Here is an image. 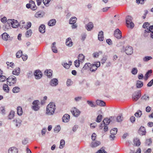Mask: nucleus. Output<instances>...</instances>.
<instances>
[{
    "instance_id": "nucleus-2",
    "label": "nucleus",
    "mask_w": 153,
    "mask_h": 153,
    "mask_svg": "<svg viewBox=\"0 0 153 153\" xmlns=\"http://www.w3.org/2000/svg\"><path fill=\"white\" fill-rule=\"evenodd\" d=\"M132 18L130 16H128L126 18V23L127 27L131 28H133L134 26V24L132 22Z\"/></svg>"
},
{
    "instance_id": "nucleus-18",
    "label": "nucleus",
    "mask_w": 153,
    "mask_h": 153,
    "mask_svg": "<svg viewBox=\"0 0 153 153\" xmlns=\"http://www.w3.org/2000/svg\"><path fill=\"white\" fill-rule=\"evenodd\" d=\"M138 133L141 135H145L146 131L145 128L144 127L141 126L139 130Z\"/></svg>"
},
{
    "instance_id": "nucleus-62",
    "label": "nucleus",
    "mask_w": 153,
    "mask_h": 153,
    "mask_svg": "<svg viewBox=\"0 0 153 153\" xmlns=\"http://www.w3.org/2000/svg\"><path fill=\"white\" fill-rule=\"evenodd\" d=\"M152 139L150 138V139H147L146 140V144L147 145L149 146L152 143Z\"/></svg>"
},
{
    "instance_id": "nucleus-36",
    "label": "nucleus",
    "mask_w": 153,
    "mask_h": 153,
    "mask_svg": "<svg viewBox=\"0 0 153 153\" xmlns=\"http://www.w3.org/2000/svg\"><path fill=\"white\" fill-rule=\"evenodd\" d=\"M3 89L6 93H8L9 91V88L8 85L6 84H4L3 85Z\"/></svg>"
},
{
    "instance_id": "nucleus-27",
    "label": "nucleus",
    "mask_w": 153,
    "mask_h": 153,
    "mask_svg": "<svg viewBox=\"0 0 153 153\" xmlns=\"http://www.w3.org/2000/svg\"><path fill=\"white\" fill-rule=\"evenodd\" d=\"M56 21L55 19H52L50 20L48 23V25L50 26L54 25L56 23Z\"/></svg>"
},
{
    "instance_id": "nucleus-61",
    "label": "nucleus",
    "mask_w": 153,
    "mask_h": 153,
    "mask_svg": "<svg viewBox=\"0 0 153 153\" xmlns=\"http://www.w3.org/2000/svg\"><path fill=\"white\" fill-rule=\"evenodd\" d=\"M62 65L66 68L68 69L70 67L69 65L66 62H63L62 63Z\"/></svg>"
},
{
    "instance_id": "nucleus-50",
    "label": "nucleus",
    "mask_w": 153,
    "mask_h": 153,
    "mask_svg": "<svg viewBox=\"0 0 153 153\" xmlns=\"http://www.w3.org/2000/svg\"><path fill=\"white\" fill-rule=\"evenodd\" d=\"M65 144V141L64 140H61L60 142V145L59 148L60 149L62 148Z\"/></svg>"
},
{
    "instance_id": "nucleus-44",
    "label": "nucleus",
    "mask_w": 153,
    "mask_h": 153,
    "mask_svg": "<svg viewBox=\"0 0 153 153\" xmlns=\"http://www.w3.org/2000/svg\"><path fill=\"white\" fill-rule=\"evenodd\" d=\"M152 59V57L151 56H146L143 58V60L144 62H146Z\"/></svg>"
},
{
    "instance_id": "nucleus-58",
    "label": "nucleus",
    "mask_w": 153,
    "mask_h": 153,
    "mask_svg": "<svg viewBox=\"0 0 153 153\" xmlns=\"http://www.w3.org/2000/svg\"><path fill=\"white\" fill-rule=\"evenodd\" d=\"M137 72L138 71L137 68H134L132 69L131 72L132 74L136 75L137 74Z\"/></svg>"
},
{
    "instance_id": "nucleus-34",
    "label": "nucleus",
    "mask_w": 153,
    "mask_h": 153,
    "mask_svg": "<svg viewBox=\"0 0 153 153\" xmlns=\"http://www.w3.org/2000/svg\"><path fill=\"white\" fill-rule=\"evenodd\" d=\"M20 72V69L18 68L13 71V74L14 75H18Z\"/></svg>"
},
{
    "instance_id": "nucleus-8",
    "label": "nucleus",
    "mask_w": 153,
    "mask_h": 153,
    "mask_svg": "<svg viewBox=\"0 0 153 153\" xmlns=\"http://www.w3.org/2000/svg\"><path fill=\"white\" fill-rule=\"evenodd\" d=\"M114 36L117 39H120L122 37L121 32L119 29H117L115 30Z\"/></svg>"
},
{
    "instance_id": "nucleus-49",
    "label": "nucleus",
    "mask_w": 153,
    "mask_h": 153,
    "mask_svg": "<svg viewBox=\"0 0 153 153\" xmlns=\"http://www.w3.org/2000/svg\"><path fill=\"white\" fill-rule=\"evenodd\" d=\"M32 32L31 29H29L27 30L26 33V36L28 37L29 36H30L32 34Z\"/></svg>"
},
{
    "instance_id": "nucleus-54",
    "label": "nucleus",
    "mask_w": 153,
    "mask_h": 153,
    "mask_svg": "<svg viewBox=\"0 0 153 153\" xmlns=\"http://www.w3.org/2000/svg\"><path fill=\"white\" fill-rule=\"evenodd\" d=\"M97 68L96 65L93 64L90 68V70L92 72H94L97 70Z\"/></svg>"
},
{
    "instance_id": "nucleus-11",
    "label": "nucleus",
    "mask_w": 153,
    "mask_h": 153,
    "mask_svg": "<svg viewBox=\"0 0 153 153\" xmlns=\"http://www.w3.org/2000/svg\"><path fill=\"white\" fill-rule=\"evenodd\" d=\"M45 15V13L42 11H39L37 12L35 14V17L37 18H41L43 17Z\"/></svg>"
},
{
    "instance_id": "nucleus-46",
    "label": "nucleus",
    "mask_w": 153,
    "mask_h": 153,
    "mask_svg": "<svg viewBox=\"0 0 153 153\" xmlns=\"http://www.w3.org/2000/svg\"><path fill=\"white\" fill-rule=\"evenodd\" d=\"M123 117L121 114L118 116L117 118V121L119 122L122 121L123 120Z\"/></svg>"
},
{
    "instance_id": "nucleus-30",
    "label": "nucleus",
    "mask_w": 153,
    "mask_h": 153,
    "mask_svg": "<svg viewBox=\"0 0 153 153\" xmlns=\"http://www.w3.org/2000/svg\"><path fill=\"white\" fill-rule=\"evenodd\" d=\"M143 85V82L140 80H137L136 83V86L137 88H140Z\"/></svg>"
},
{
    "instance_id": "nucleus-10",
    "label": "nucleus",
    "mask_w": 153,
    "mask_h": 153,
    "mask_svg": "<svg viewBox=\"0 0 153 153\" xmlns=\"http://www.w3.org/2000/svg\"><path fill=\"white\" fill-rule=\"evenodd\" d=\"M50 85L52 86H56L58 84V81L56 78H53L51 79L49 82Z\"/></svg>"
},
{
    "instance_id": "nucleus-7",
    "label": "nucleus",
    "mask_w": 153,
    "mask_h": 153,
    "mask_svg": "<svg viewBox=\"0 0 153 153\" xmlns=\"http://www.w3.org/2000/svg\"><path fill=\"white\" fill-rule=\"evenodd\" d=\"M71 111L73 115L76 117L78 116L80 113V111L75 107L73 108Z\"/></svg>"
},
{
    "instance_id": "nucleus-22",
    "label": "nucleus",
    "mask_w": 153,
    "mask_h": 153,
    "mask_svg": "<svg viewBox=\"0 0 153 153\" xmlns=\"http://www.w3.org/2000/svg\"><path fill=\"white\" fill-rule=\"evenodd\" d=\"M91 66V64L90 63H86L85 64L84 67L81 70V72L83 73L84 72V70L88 68Z\"/></svg>"
},
{
    "instance_id": "nucleus-57",
    "label": "nucleus",
    "mask_w": 153,
    "mask_h": 153,
    "mask_svg": "<svg viewBox=\"0 0 153 153\" xmlns=\"http://www.w3.org/2000/svg\"><path fill=\"white\" fill-rule=\"evenodd\" d=\"M61 128L60 126L58 125L56 127L54 128V131L56 133L58 132L60 130Z\"/></svg>"
},
{
    "instance_id": "nucleus-4",
    "label": "nucleus",
    "mask_w": 153,
    "mask_h": 153,
    "mask_svg": "<svg viewBox=\"0 0 153 153\" xmlns=\"http://www.w3.org/2000/svg\"><path fill=\"white\" fill-rule=\"evenodd\" d=\"M6 79L7 80V84L9 85H12L16 83V78L13 76H9Z\"/></svg>"
},
{
    "instance_id": "nucleus-41",
    "label": "nucleus",
    "mask_w": 153,
    "mask_h": 153,
    "mask_svg": "<svg viewBox=\"0 0 153 153\" xmlns=\"http://www.w3.org/2000/svg\"><path fill=\"white\" fill-rule=\"evenodd\" d=\"M20 88L17 86L14 87L12 90V91L13 93H17L20 91Z\"/></svg>"
},
{
    "instance_id": "nucleus-33",
    "label": "nucleus",
    "mask_w": 153,
    "mask_h": 153,
    "mask_svg": "<svg viewBox=\"0 0 153 153\" xmlns=\"http://www.w3.org/2000/svg\"><path fill=\"white\" fill-rule=\"evenodd\" d=\"M11 25L10 24H8L7 22V23L5 24L3 26V28L5 30H8L9 29H10Z\"/></svg>"
},
{
    "instance_id": "nucleus-23",
    "label": "nucleus",
    "mask_w": 153,
    "mask_h": 153,
    "mask_svg": "<svg viewBox=\"0 0 153 153\" xmlns=\"http://www.w3.org/2000/svg\"><path fill=\"white\" fill-rule=\"evenodd\" d=\"M134 145L137 146H139L140 144V142L138 138L137 137L135 138L133 141Z\"/></svg>"
},
{
    "instance_id": "nucleus-15",
    "label": "nucleus",
    "mask_w": 153,
    "mask_h": 153,
    "mask_svg": "<svg viewBox=\"0 0 153 153\" xmlns=\"http://www.w3.org/2000/svg\"><path fill=\"white\" fill-rule=\"evenodd\" d=\"M101 144L100 141H93L90 145V146L92 148L96 147L99 145Z\"/></svg>"
},
{
    "instance_id": "nucleus-19",
    "label": "nucleus",
    "mask_w": 153,
    "mask_h": 153,
    "mask_svg": "<svg viewBox=\"0 0 153 153\" xmlns=\"http://www.w3.org/2000/svg\"><path fill=\"white\" fill-rule=\"evenodd\" d=\"M21 122L22 121L19 119H16L13 120V124L15 125L16 127H18L20 126Z\"/></svg>"
},
{
    "instance_id": "nucleus-56",
    "label": "nucleus",
    "mask_w": 153,
    "mask_h": 153,
    "mask_svg": "<svg viewBox=\"0 0 153 153\" xmlns=\"http://www.w3.org/2000/svg\"><path fill=\"white\" fill-rule=\"evenodd\" d=\"M73 84V82L71 81V80L70 79H68L67 82L66 84L67 86H69L72 85Z\"/></svg>"
},
{
    "instance_id": "nucleus-55",
    "label": "nucleus",
    "mask_w": 153,
    "mask_h": 153,
    "mask_svg": "<svg viewBox=\"0 0 153 153\" xmlns=\"http://www.w3.org/2000/svg\"><path fill=\"white\" fill-rule=\"evenodd\" d=\"M142 114V112L140 110L138 111V112L134 114L135 116L137 117H140Z\"/></svg>"
},
{
    "instance_id": "nucleus-29",
    "label": "nucleus",
    "mask_w": 153,
    "mask_h": 153,
    "mask_svg": "<svg viewBox=\"0 0 153 153\" xmlns=\"http://www.w3.org/2000/svg\"><path fill=\"white\" fill-rule=\"evenodd\" d=\"M110 121V120L107 118H105L103 121V123H101V125H108Z\"/></svg>"
},
{
    "instance_id": "nucleus-63",
    "label": "nucleus",
    "mask_w": 153,
    "mask_h": 153,
    "mask_svg": "<svg viewBox=\"0 0 153 153\" xmlns=\"http://www.w3.org/2000/svg\"><path fill=\"white\" fill-rule=\"evenodd\" d=\"M80 61L78 60H76L74 61V64L76 67H78L79 66Z\"/></svg>"
},
{
    "instance_id": "nucleus-21",
    "label": "nucleus",
    "mask_w": 153,
    "mask_h": 153,
    "mask_svg": "<svg viewBox=\"0 0 153 153\" xmlns=\"http://www.w3.org/2000/svg\"><path fill=\"white\" fill-rule=\"evenodd\" d=\"M3 71L0 69V82H3L6 80L7 77L3 75Z\"/></svg>"
},
{
    "instance_id": "nucleus-16",
    "label": "nucleus",
    "mask_w": 153,
    "mask_h": 153,
    "mask_svg": "<svg viewBox=\"0 0 153 153\" xmlns=\"http://www.w3.org/2000/svg\"><path fill=\"white\" fill-rule=\"evenodd\" d=\"M85 27L88 31H91L94 27L93 24L92 22H89L85 25Z\"/></svg>"
},
{
    "instance_id": "nucleus-59",
    "label": "nucleus",
    "mask_w": 153,
    "mask_h": 153,
    "mask_svg": "<svg viewBox=\"0 0 153 153\" xmlns=\"http://www.w3.org/2000/svg\"><path fill=\"white\" fill-rule=\"evenodd\" d=\"M5 107H1L0 108V110L1 111V113L3 114L4 115L5 114Z\"/></svg>"
},
{
    "instance_id": "nucleus-35",
    "label": "nucleus",
    "mask_w": 153,
    "mask_h": 153,
    "mask_svg": "<svg viewBox=\"0 0 153 153\" xmlns=\"http://www.w3.org/2000/svg\"><path fill=\"white\" fill-rule=\"evenodd\" d=\"M2 39L4 40H7L10 37L9 35L6 33H4L1 35Z\"/></svg>"
},
{
    "instance_id": "nucleus-25",
    "label": "nucleus",
    "mask_w": 153,
    "mask_h": 153,
    "mask_svg": "<svg viewBox=\"0 0 153 153\" xmlns=\"http://www.w3.org/2000/svg\"><path fill=\"white\" fill-rule=\"evenodd\" d=\"M96 103L98 105L100 106H104L105 105V102L102 100H97L96 101Z\"/></svg>"
},
{
    "instance_id": "nucleus-1",
    "label": "nucleus",
    "mask_w": 153,
    "mask_h": 153,
    "mask_svg": "<svg viewBox=\"0 0 153 153\" xmlns=\"http://www.w3.org/2000/svg\"><path fill=\"white\" fill-rule=\"evenodd\" d=\"M56 106L54 102H50L46 108V114L48 115H53L56 109Z\"/></svg>"
},
{
    "instance_id": "nucleus-31",
    "label": "nucleus",
    "mask_w": 153,
    "mask_h": 153,
    "mask_svg": "<svg viewBox=\"0 0 153 153\" xmlns=\"http://www.w3.org/2000/svg\"><path fill=\"white\" fill-rule=\"evenodd\" d=\"M17 114L19 116H21L23 113L22 108L20 106L17 107Z\"/></svg>"
},
{
    "instance_id": "nucleus-53",
    "label": "nucleus",
    "mask_w": 153,
    "mask_h": 153,
    "mask_svg": "<svg viewBox=\"0 0 153 153\" xmlns=\"http://www.w3.org/2000/svg\"><path fill=\"white\" fill-rule=\"evenodd\" d=\"M147 31L149 32H153V25L149 26V27L147 28L145 30V32Z\"/></svg>"
},
{
    "instance_id": "nucleus-20",
    "label": "nucleus",
    "mask_w": 153,
    "mask_h": 153,
    "mask_svg": "<svg viewBox=\"0 0 153 153\" xmlns=\"http://www.w3.org/2000/svg\"><path fill=\"white\" fill-rule=\"evenodd\" d=\"M29 3H30L31 9L32 10H35L37 9V7L34 1L32 0H30L29 1Z\"/></svg>"
},
{
    "instance_id": "nucleus-24",
    "label": "nucleus",
    "mask_w": 153,
    "mask_h": 153,
    "mask_svg": "<svg viewBox=\"0 0 153 153\" xmlns=\"http://www.w3.org/2000/svg\"><path fill=\"white\" fill-rule=\"evenodd\" d=\"M45 25L44 24H42L39 27V31L41 33H44L45 32Z\"/></svg>"
},
{
    "instance_id": "nucleus-37",
    "label": "nucleus",
    "mask_w": 153,
    "mask_h": 153,
    "mask_svg": "<svg viewBox=\"0 0 153 153\" xmlns=\"http://www.w3.org/2000/svg\"><path fill=\"white\" fill-rule=\"evenodd\" d=\"M76 20L77 18L75 17L71 18L70 19L69 23L70 24H72L75 23Z\"/></svg>"
},
{
    "instance_id": "nucleus-64",
    "label": "nucleus",
    "mask_w": 153,
    "mask_h": 153,
    "mask_svg": "<svg viewBox=\"0 0 153 153\" xmlns=\"http://www.w3.org/2000/svg\"><path fill=\"white\" fill-rule=\"evenodd\" d=\"M82 97H76L74 98V100L76 102H78L82 100Z\"/></svg>"
},
{
    "instance_id": "nucleus-13",
    "label": "nucleus",
    "mask_w": 153,
    "mask_h": 153,
    "mask_svg": "<svg viewBox=\"0 0 153 153\" xmlns=\"http://www.w3.org/2000/svg\"><path fill=\"white\" fill-rule=\"evenodd\" d=\"M18 150L15 147H12L10 148L8 150V153H18Z\"/></svg>"
},
{
    "instance_id": "nucleus-38",
    "label": "nucleus",
    "mask_w": 153,
    "mask_h": 153,
    "mask_svg": "<svg viewBox=\"0 0 153 153\" xmlns=\"http://www.w3.org/2000/svg\"><path fill=\"white\" fill-rule=\"evenodd\" d=\"M15 112L13 111H10L8 115V119L11 120L13 118L14 116Z\"/></svg>"
},
{
    "instance_id": "nucleus-47",
    "label": "nucleus",
    "mask_w": 153,
    "mask_h": 153,
    "mask_svg": "<svg viewBox=\"0 0 153 153\" xmlns=\"http://www.w3.org/2000/svg\"><path fill=\"white\" fill-rule=\"evenodd\" d=\"M53 0H43L42 1L44 4L47 7L48 6L49 3L51 1H52Z\"/></svg>"
},
{
    "instance_id": "nucleus-42",
    "label": "nucleus",
    "mask_w": 153,
    "mask_h": 153,
    "mask_svg": "<svg viewBox=\"0 0 153 153\" xmlns=\"http://www.w3.org/2000/svg\"><path fill=\"white\" fill-rule=\"evenodd\" d=\"M117 129L116 128H114L110 131L111 134L115 135L117 132Z\"/></svg>"
},
{
    "instance_id": "nucleus-26",
    "label": "nucleus",
    "mask_w": 153,
    "mask_h": 153,
    "mask_svg": "<svg viewBox=\"0 0 153 153\" xmlns=\"http://www.w3.org/2000/svg\"><path fill=\"white\" fill-rule=\"evenodd\" d=\"M98 39L100 41H102L104 39L103 32L101 31L99 32L98 35Z\"/></svg>"
},
{
    "instance_id": "nucleus-28",
    "label": "nucleus",
    "mask_w": 153,
    "mask_h": 153,
    "mask_svg": "<svg viewBox=\"0 0 153 153\" xmlns=\"http://www.w3.org/2000/svg\"><path fill=\"white\" fill-rule=\"evenodd\" d=\"M52 71L51 70H46L45 71V74L48 77H50L52 75Z\"/></svg>"
},
{
    "instance_id": "nucleus-12",
    "label": "nucleus",
    "mask_w": 153,
    "mask_h": 153,
    "mask_svg": "<svg viewBox=\"0 0 153 153\" xmlns=\"http://www.w3.org/2000/svg\"><path fill=\"white\" fill-rule=\"evenodd\" d=\"M141 96L140 93L135 92L132 95V99L134 101L137 100Z\"/></svg>"
},
{
    "instance_id": "nucleus-32",
    "label": "nucleus",
    "mask_w": 153,
    "mask_h": 153,
    "mask_svg": "<svg viewBox=\"0 0 153 153\" xmlns=\"http://www.w3.org/2000/svg\"><path fill=\"white\" fill-rule=\"evenodd\" d=\"M56 44V42H54L52 43V50L53 51V52L54 53H57V48L55 45Z\"/></svg>"
},
{
    "instance_id": "nucleus-52",
    "label": "nucleus",
    "mask_w": 153,
    "mask_h": 153,
    "mask_svg": "<svg viewBox=\"0 0 153 153\" xmlns=\"http://www.w3.org/2000/svg\"><path fill=\"white\" fill-rule=\"evenodd\" d=\"M150 26V24L148 22H145L144 23L143 25V27L144 28H147L149 27V26Z\"/></svg>"
},
{
    "instance_id": "nucleus-9",
    "label": "nucleus",
    "mask_w": 153,
    "mask_h": 153,
    "mask_svg": "<svg viewBox=\"0 0 153 153\" xmlns=\"http://www.w3.org/2000/svg\"><path fill=\"white\" fill-rule=\"evenodd\" d=\"M34 75L36 79H39L42 77V74L41 72L39 70H36L35 71L34 73Z\"/></svg>"
},
{
    "instance_id": "nucleus-60",
    "label": "nucleus",
    "mask_w": 153,
    "mask_h": 153,
    "mask_svg": "<svg viewBox=\"0 0 153 153\" xmlns=\"http://www.w3.org/2000/svg\"><path fill=\"white\" fill-rule=\"evenodd\" d=\"M87 102L88 104L91 107H94L96 106L95 105H94L93 102L92 101L88 100L87 101Z\"/></svg>"
},
{
    "instance_id": "nucleus-5",
    "label": "nucleus",
    "mask_w": 153,
    "mask_h": 153,
    "mask_svg": "<svg viewBox=\"0 0 153 153\" xmlns=\"http://www.w3.org/2000/svg\"><path fill=\"white\" fill-rule=\"evenodd\" d=\"M32 104L33 105L32 106V109L35 111H37L39 110L40 107L39 106V100H35L33 102Z\"/></svg>"
},
{
    "instance_id": "nucleus-40",
    "label": "nucleus",
    "mask_w": 153,
    "mask_h": 153,
    "mask_svg": "<svg viewBox=\"0 0 153 153\" xmlns=\"http://www.w3.org/2000/svg\"><path fill=\"white\" fill-rule=\"evenodd\" d=\"M102 53V52L101 51H99L98 52H95L93 54V56L94 58H98L100 54H101Z\"/></svg>"
},
{
    "instance_id": "nucleus-43",
    "label": "nucleus",
    "mask_w": 153,
    "mask_h": 153,
    "mask_svg": "<svg viewBox=\"0 0 153 153\" xmlns=\"http://www.w3.org/2000/svg\"><path fill=\"white\" fill-rule=\"evenodd\" d=\"M105 148L102 147L100 149L97 151L96 153H107V152L105 150Z\"/></svg>"
},
{
    "instance_id": "nucleus-17",
    "label": "nucleus",
    "mask_w": 153,
    "mask_h": 153,
    "mask_svg": "<svg viewBox=\"0 0 153 153\" xmlns=\"http://www.w3.org/2000/svg\"><path fill=\"white\" fill-rule=\"evenodd\" d=\"M70 116L68 114H65L62 117L63 122L65 123L68 122L69 121Z\"/></svg>"
},
{
    "instance_id": "nucleus-45",
    "label": "nucleus",
    "mask_w": 153,
    "mask_h": 153,
    "mask_svg": "<svg viewBox=\"0 0 153 153\" xmlns=\"http://www.w3.org/2000/svg\"><path fill=\"white\" fill-rule=\"evenodd\" d=\"M102 116L101 115H98L96 119V121L98 123H100L101 122L102 119Z\"/></svg>"
},
{
    "instance_id": "nucleus-3",
    "label": "nucleus",
    "mask_w": 153,
    "mask_h": 153,
    "mask_svg": "<svg viewBox=\"0 0 153 153\" xmlns=\"http://www.w3.org/2000/svg\"><path fill=\"white\" fill-rule=\"evenodd\" d=\"M7 22L10 24L11 26L13 28H16L19 25V24L17 20L15 19H9L7 20Z\"/></svg>"
},
{
    "instance_id": "nucleus-51",
    "label": "nucleus",
    "mask_w": 153,
    "mask_h": 153,
    "mask_svg": "<svg viewBox=\"0 0 153 153\" xmlns=\"http://www.w3.org/2000/svg\"><path fill=\"white\" fill-rule=\"evenodd\" d=\"M22 51L21 50L19 51L16 53V57L17 58H19L22 56Z\"/></svg>"
},
{
    "instance_id": "nucleus-14",
    "label": "nucleus",
    "mask_w": 153,
    "mask_h": 153,
    "mask_svg": "<svg viewBox=\"0 0 153 153\" xmlns=\"http://www.w3.org/2000/svg\"><path fill=\"white\" fill-rule=\"evenodd\" d=\"M65 44L68 47H71L73 45V43L70 37L66 39Z\"/></svg>"
},
{
    "instance_id": "nucleus-39",
    "label": "nucleus",
    "mask_w": 153,
    "mask_h": 153,
    "mask_svg": "<svg viewBox=\"0 0 153 153\" xmlns=\"http://www.w3.org/2000/svg\"><path fill=\"white\" fill-rule=\"evenodd\" d=\"M78 60L80 62H82L85 59L84 56L82 54H79L78 56Z\"/></svg>"
},
{
    "instance_id": "nucleus-48",
    "label": "nucleus",
    "mask_w": 153,
    "mask_h": 153,
    "mask_svg": "<svg viewBox=\"0 0 153 153\" xmlns=\"http://www.w3.org/2000/svg\"><path fill=\"white\" fill-rule=\"evenodd\" d=\"M141 99L145 101H148L149 99V97L147 95L145 94L141 97Z\"/></svg>"
},
{
    "instance_id": "nucleus-6",
    "label": "nucleus",
    "mask_w": 153,
    "mask_h": 153,
    "mask_svg": "<svg viewBox=\"0 0 153 153\" xmlns=\"http://www.w3.org/2000/svg\"><path fill=\"white\" fill-rule=\"evenodd\" d=\"M125 52L128 55L132 54L133 52V48L131 46H126L125 49Z\"/></svg>"
}]
</instances>
